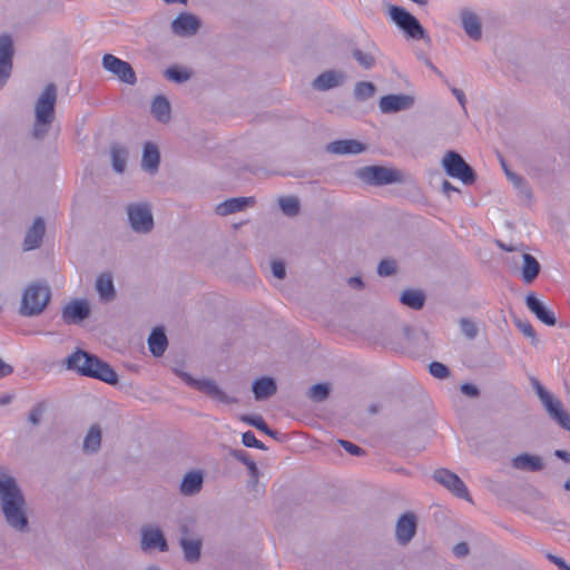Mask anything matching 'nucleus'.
<instances>
[{"mask_svg": "<svg viewBox=\"0 0 570 570\" xmlns=\"http://www.w3.org/2000/svg\"><path fill=\"white\" fill-rule=\"evenodd\" d=\"M51 406L48 402L42 401L37 403L30 411L28 421L32 425H39L43 422H46V419L48 417L50 413Z\"/></svg>", "mask_w": 570, "mask_h": 570, "instance_id": "34", "label": "nucleus"}, {"mask_svg": "<svg viewBox=\"0 0 570 570\" xmlns=\"http://www.w3.org/2000/svg\"><path fill=\"white\" fill-rule=\"evenodd\" d=\"M460 327H461V331L463 332V334L468 338H474L478 334V328H476L475 324L468 318L460 320Z\"/></svg>", "mask_w": 570, "mask_h": 570, "instance_id": "45", "label": "nucleus"}, {"mask_svg": "<svg viewBox=\"0 0 570 570\" xmlns=\"http://www.w3.org/2000/svg\"><path fill=\"white\" fill-rule=\"evenodd\" d=\"M424 295L417 289H406L401 294L400 301L402 304L413 308L420 309L424 305Z\"/></svg>", "mask_w": 570, "mask_h": 570, "instance_id": "35", "label": "nucleus"}, {"mask_svg": "<svg viewBox=\"0 0 570 570\" xmlns=\"http://www.w3.org/2000/svg\"><path fill=\"white\" fill-rule=\"evenodd\" d=\"M522 279L528 284L532 283L540 272V265L530 254H522Z\"/></svg>", "mask_w": 570, "mask_h": 570, "instance_id": "28", "label": "nucleus"}, {"mask_svg": "<svg viewBox=\"0 0 570 570\" xmlns=\"http://www.w3.org/2000/svg\"><path fill=\"white\" fill-rule=\"evenodd\" d=\"M167 337L161 328H154L148 337V346L154 356H161L167 347Z\"/></svg>", "mask_w": 570, "mask_h": 570, "instance_id": "27", "label": "nucleus"}, {"mask_svg": "<svg viewBox=\"0 0 570 570\" xmlns=\"http://www.w3.org/2000/svg\"><path fill=\"white\" fill-rule=\"evenodd\" d=\"M130 227L139 234H147L154 228V217L148 203L137 202L127 206Z\"/></svg>", "mask_w": 570, "mask_h": 570, "instance_id": "6", "label": "nucleus"}, {"mask_svg": "<svg viewBox=\"0 0 570 570\" xmlns=\"http://www.w3.org/2000/svg\"><path fill=\"white\" fill-rule=\"evenodd\" d=\"M272 273L278 279L284 278L285 277V266H284L283 262H281V261L272 262Z\"/></svg>", "mask_w": 570, "mask_h": 570, "instance_id": "50", "label": "nucleus"}, {"mask_svg": "<svg viewBox=\"0 0 570 570\" xmlns=\"http://www.w3.org/2000/svg\"><path fill=\"white\" fill-rule=\"evenodd\" d=\"M102 67L127 85H135L137 80L131 66L114 55L107 53L102 57Z\"/></svg>", "mask_w": 570, "mask_h": 570, "instance_id": "10", "label": "nucleus"}, {"mask_svg": "<svg viewBox=\"0 0 570 570\" xmlns=\"http://www.w3.org/2000/svg\"><path fill=\"white\" fill-rule=\"evenodd\" d=\"M141 547L144 550L159 549L167 550L166 540L158 528H145L142 530Z\"/></svg>", "mask_w": 570, "mask_h": 570, "instance_id": "22", "label": "nucleus"}, {"mask_svg": "<svg viewBox=\"0 0 570 570\" xmlns=\"http://www.w3.org/2000/svg\"><path fill=\"white\" fill-rule=\"evenodd\" d=\"M345 72L341 70H326L313 80V88L318 91H326L344 83Z\"/></svg>", "mask_w": 570, "mask_h": 570, "instance_id": "17", "label": "nucleus"}, {"mask_svg": "<svg viewBox=\"0 0 570 570\" xmlns=\"http://www.w3.org/2000/svg\"><path fill=\"white\" fill-rule=\"evenodd\" d=\"M433 476L436 482L445 487L458 498L472 501L468 488L455 473L446 469H439L434 472Z\"/></svg>", "mask_w": 570, "mask_h": 570, "instance_id": "11", "label": "nucleus"}, {"mask_svg": "<svg viewBox=\"0 0 570 570\" xmlns=\"http://www.w3.org/2000/svg\"><path fill=\"white\" fill-rule=\"evenodd\" d=\"M505 174H507V177L508 179L513 184V186L525 197H530L531 196V191H530V188L527 184V181L518 176L517 174L514 173H511L509 170H505Z\"/></svg>", "mask_w": 570, "mask_h": 570, "instance_id": "43", "label": "nucleus"}, {"mask_svg": "<svg viewBox=\"0 0 570 570\" xmlns=\"http://www.w3.org/2000/svg\"><path fill=\"white\" fill-rule=\"evenodd\" d=\"M254 198L253 197H237V198H229L225 202L219 203L215 212L219 216H227L229 214L236 213L245 208L246 206L253 205Z\"/></svg>", "mask_w": 570, "mask_h": 570, "instance_id": "23", "label": "nucleus"}, {"mask_svg": "<svg viewBox=\"0 0 570 570\" xmlns=\"http://www.w3.org/2000/svg\"><path fill=\"white\" fill-rule=\"evenodd\" d=\"M429 368H430L431 375L436 379L442 380V379L448 377V375H449V368L440 362H432L430 364Z\"/></svg>", "mask_w": 570, "mask_h": 570, "instance_id": "46", "label": "nucleus"}, {"mask_svg": "<svg viewBox=\"0 0 570 570\" xmlns=\"http://www.w3.org/2000/svg\"><path fill=\"white\" fill-rule=\"evenodd\" d=\"M166 3H186L187 0H164Z\"/></svg>", "mask_w": 570, "mask_h": 570, "instance_id": "62", "label": "nucleus"}, {"mask_svg": "<svg viewBox=\"0 0 570 570\" xmlns=\"http://www.w3.org/2000/svg\"><path fill=\"white\" fill-rule=\"evenodd\" d=\"M461 392L470 397H476L479 395V389L471 384V383H464L461 385Z\"/></svg>", "mask_w": 570, "mask_h": 570, "instance_id": "52", "label": "nucleus"}, {"mask_svg": "<svg viewBox=\"0 0 570 570\" xmlns=\"http://www.w3.org/2000/svg\"><path fill=\"white\" fill-rule=\"evenodd\" d=\"M57 100L56 86H46L35 105L33 136L43 138L50 130L55 119V106Z\"/></svg>", "mask_w": 570, "mask_h": 570, "instance_id": "3", "label": "nucleus"}, {"mask_svg": "<svg viewBox=\"0 0 570 570\" xmlns=\"http://www.w3.org/2000/svg\"><path fill=\"white\" fill-rule=\"evenodd\" d=\"M525 305L543 324L548 326L556 325L557 318L554 313L538 299L533 293L527 295Z\"/></svg>", "mask_w": 570, "mask_h": 570, "instance_id": "16", "label": "nucleus"}, {"mask_svg": "<svg viewBox=\"0 0 570 570\" xmlns=\"http://www.w3.org/2000/svg\"><path fill=\"white\" fill-rule=\"evenodd\" d=\"M514 324L518 327V330L525 336L531 338L532 341H535V332L530 324V322L521 318H515Z\"/></svg>", "mask_w": 570, "mask_h": 570, "instance_id": "44", "label": "nucleus"}, {"mask_svg": "<svg viewBox=\"0 0 570 570\" xmlns=\"http://www.w3.org/2000/svg\"><path fill=\"white\" fill-rule=\"evenodd\" d=\"M395 272V262L391 259H384L379 264L377 273L381 276H390Z\"/></svg>", "mask_w": 570, "mask_h": 570, "instance_id": "48", "label": "nucleus"}, {"mask_svg": "<svg viewBox=\"0 0 570 570\" xmlns=\"http://www.w3.org/2000/svg\"><path fill=\"white\" fill-rule=\"evenodd\" d=\"M0 499L8 523L16 529L23 530L28 524L23 510L24 500L16 481L6 474L0 475Z\"/></svg>", "mask_w": 570, "mask_h": 570, "instance_id": "1", "label": "nucleus"}, {"mask_svg": "<svg viewBox=\"0 0 570 570\" xmlns=\"http://www.w3.org/2000/svg\"><path fill=\"white\" fill-rule=\"evenodd\" d=\"M186 382L188 384L195 386L199 391H203L217 400L225 401L224 393L220 391V389L217 386V384L212 380H194V379L189 377L188 375H186Z\"/></svg>", "mask_w": 570, "mask_h": 570, "instance_id": "26", "label": "nucleus"}, {"mask_svg": "<svg viewBox=\"0 0 570 570\" xmlns=\"http://www.w3.org/2000/svg\"><path fill=\"white\" fill-rule=\"evenodd\" d=\"M278 204L282 212L287 216H295L299 212V202L293 196L279 198Z\"/></svg>", "mask_w": 570, "mask_h": 570, "instance_id": "39", "label": "nucleus"}, {"mask_svg": "<svg viewBox=\"0 0 570 570\" xmlns=\"http://www.w3.org/2000/svg\"><path fill=\"white\" fill-rule=\"evenodd\" d=\"M513 466L520 470L539 471L543 463L539 456L521 454L513 459Z\"/></svg>", "mask_w": 570, "mask_h": 570, "instance_id": "31", "label": "nucleus"}, {"mask_svg": "<svg viewBox=\"0 0 570 570\" xmlns=\"http://www.w3.org/2000/svg\"><path fill=\"white\" fill-rule=\"evenodd\" d=\"M13 41L3 33L0 36V88L7 82L12 70Z\"/></svg>", "mask_w": 570, "mask_h": 570, "instance_id": "12", "label": "nucleus"}, {"mask_svg": "<svg viewBox=\"0 0 570 570\" xmlns=\"http://www.w3.org/2000/svg\"><path fill=\"white\" fill-rule=\"evenodd\" d=\"M45 230L46 226L43 219L41 217L36 218L26 234L23 240L24 250H32L39 247L45 235Z\"/></svg>", "mask_w": 570, "mask_h": 570, "instance_id": "20", "label": "nucleus"}, {"mask_svg": "<svg viewBox=\"0 0 570 570\" xmlns=\"http://www.w3.org/2000/svg\"><path fill=\"white\" fill-rule=\"evenodd\" d=\"M50 298V291L47 286L31 284L26 287L22 295L20 312L22 315L31 316L42 312Z\"/></svg>", "mask_w": 570, "mask_h": 570, "instance_id": "4", "label": "nucleus"}, {"mask_svg": "<svg viewBox=\"0 0 570 570\" xmlns=\"http://www.w3.org/2000/svg\"><path fill=\"white\" fill-rule=\"evenodd\" d=\"M200 27L199 19L188 12H183L171 22V31L178 37H191Z\"/></svg>", "mask_w": 570, "mask_h": 570, "instance_id": "14", "label": "nucleus"}, {"mask_svg": "<svg viewBox=\"0 0 570 570\" xmlns=\"http://www.w3.org/2000/svg\"><path fill=\"white\" fill-rule=\"evenodd\" d=\"M461 23L465 33L473 40H479L482 36L481 22L476 13L464 9L460 13Z\"/></svg>", "mask_w": 570, "mask_h": 570, "instance_id": "21", "label": "nucleus"}, {"mask_svg": "<svg viewBox=\"0 0 570 570\" xmlns=\"http://www.w3.org/2000/svg\"><path fill=\"white\" fill-rule=\"evenodd\" d=\"M13 396L11 394L0 395V405H7L12 401Z\"/></svg>", "mask_w": 570, "mask_h": 570, "instance_id": "59", "label": "nucleus"}, {"mask_svg": "<svg viewBox=\"0 0 570 570\" xmlns=\"http://www.w3.org/2000/svg\"><path fill=\"white\" fill-rule=\"evenodd\" d=\"M564 488L566 490L570 491V479L566 481Z\"/></svg>", "mask_w": 570, "mask_h": 570, "instance_id": "64", "label": "nucleus"}, {"mask_svg": "<svg viewBox=\"0 0 570 570\" xmlns=\"http://www.w3.org/2000/svg\"><path fill=\"white\" fill-rule=\"evenodd\" d=\"M90 312L86 299H73L62 309V320L67 324H77L88 317Z\"/></svg>", "mask_w": 570, "mask_h": 570, "instance_id": "15", "label": "nucleus"}, {"mask_svg": "<svg viewBox=\"0 0 570 570\" xmlns=\"http://www.w3.org/2000/svg\"><path fill=\"white\" fill-rule=\"evenodd\" d=\"M357 178L371 185H387L402 180V174L393 168L383 166H365L356 171Z\"/></svg>", "mask_w": 570, "mask_h": 570, "instance_id": "7", "label": "nucleus"}, {"mask_svg": "<svg viewBox=\"0 0 570 570\" xmlns=\"http://www.w3.org/2000/svg\"><path fill=\"white\" fill-rule=\"evenodd\" d=\"M412 1L420 6H425L428 3V0H412Z\"/></svg>", "mask_w": 570, "mask_h": 570, "instance_id": "63", "label": "nucleus"}, {"mask_svg": "<svg viewBox=\"0 0 570 570\" xmlns=\"http://www.w3.org/2000/svg\"><path fill=\"white\" fill-rule=\"evenodd\" d=\"M416 530V521L413 513L403 514L396 523V538L401 543H407Z\"/></svg>", "mask_w": 570, "mask_h": 570, "instance_id": "19", "label": "nucleus"}, {"mask_svg": "<svg viewBox=\"0 0 570 570\" xmlns=\"http://www.w3.org/2000/svg\"><path fill=\"white\" fill-rule=\"evenodd\" d=\"M326 150L335 155H356L364 151L365 146L355 139H344L332 141Z\"/></svg>", "mask_w": 570, "mask_h": 570, "instance_id": "18", "label": "nucleus"}, {"mask_svg": "<svg viewBox=\"0 0 570 570\" xmlns=\"http://www.w3.org/2000/svg\"><path fill=\"white\" fill-rule=\"evenodd\" d=\"M160 161V154L156 145L146 142L142 151L141 167L149 173H155L158 169Z\"/></svg>", "mask_w": 570, "mask_h": 570, "instance_id": "25", "label": "nucleus"}, {"mask_svg": "<svg viewBox=\"0 0 570 570\" xmlns=\"http://www.w3.org/2000/svg\"><path fill=\"white\" fill-rule=\"evenodd\" d=\"M96 289L102 301H111L115 297L112 277L109 274H101L96 281Z\"/></svg>", "mask_w": 570, "mask_h": 570, "instance_id": "29", "label": "nucleus"}, {"mask_svg": "<svg viewBox=\"0 0 570 570\" xmlns=\"http://www.w3.org/2000/svg\"><path fill=\"white\" fill-rule=\"evenodd\" d=\"M203 484V476L199 472H189L185 475L180 491L184 494H194L198 492Z\"/></svg>", "mask_w": 570, "mask_h": 570, "instance_id": "32", "label": "nucleus"}, {"mask_svg": "<svg viewBox=\"0 0 570 570\" xmlns=\"http://www.w3.org/2000/svg\"><path fill=\"white\" fill-rule=\"evenodd\" d=\"M165 77L174 82L183 83L190 78V71L187 68L174 66L169 67L164 72Z\"/></svg>", "mask_w": 570, "mask_h": 570, "instance_id": "38", "label": "nucleus"}, {"mask_svg": "<svg viewBox=\"0 0 570 570\" xmlns=\"http://www.w3.org/2000/svg\"><path fill=\"white\" fill-rule=\"evenodd\" d=\"M261 431L266 433L267 435H269L272 439H274L276 441L284 442L287 440V435L282 433V430H261Z\"/></svg>", "mask_w": 570, "mask_h": 570, "instance_id": "54", "label": "nucleus"}, {"mask_svg": "<svg viewBox=\"0 0 570 570\" xmlns=\"http://www.w3.org/2000/svg\"><path fill=\"white\" fill-rule=\"evenodd\" d=\"M442 188H443V191L444 193H449V191H456L458 189L455 187H453L451 185V183H449L448 180H444L443 184H442Z\"/></svg>", "mask_w": 570, "mask_h": 570, "instance_id": "60", "label": "nucleus"}, {"mask_svg": "<svg viewBox=\"0 0 570 570\" xmlns=\"http://www.w3.org/2000/svg\"><path fill=\"white\" fill-rule=\"evenodd\" d=\"M442 166L450 177L456 178L465 185L472 184L475 179L472 168L455 151H448L444 155Z\"/></svg>", "mask_w": 570, "mask_h": 570, "instance_id": "9", "label": "nucleus"}, {"mask_svg": "<svg viewBox=\"0 0 570 570\" xmlns=\"http://www.w3.org/2000/svg\"><path fill=\"white\" fill-rule=\"evenodd\" d=\"M452 94L455 96V98L458 99V101L462 106V108L465 109L466 99H465L464 92L461 89L453 88Z\"/></svg>", "mask_w": 570, "mask_h": 570, "instance_id": "57", "label": "nucleus"}, {"mask_svg": "<svg viewBox=\"0 0 570 570\" xmlns=\"http://www.w3.org/2000/svg\"><path fill=\"white\" fill-rule=\"evenodd\" d=\"M468 552H469V548H468V544L464 542H460V543L455 544L453 548V553L459 558L465 557L468 554Z\"/></svg>", "mask_w": 570, "mask_h": 570, "instance_id": "55", "label": "nucleus"}, {"mask_svg": "<svg viewBox=\"0 0 570 570\" xmlns=\"http://www.w3.org/2000/svg\"><path fill=\"white\" fill-rule=\"evenodd\" d=\"M533 387L549 415L561 425V428H570V417L563 410L561 401L547 391L538 381L533 382Z\"/></svg>", "mask_w": 570, "mask_h": 570, "instance_id": "5", "label": "nucleus"}, {"mask_svg": "<svg viewBox=\"0 0 570 570\" xmlns=\"http://www.w3.org/2000/svg\"><path fill=\"white\" fill-rule=\"evenodd\" d=\"M348 284L352 286L361 287L362 286V279L360 277H351L348 279Z\"/></svg>", "mask_w": 570, "mask_h": 570, "instance_id": "61", "label": "nucleus"}, {"mask_svg": "<svg viewBox=\"0 0 570 570\" xmlns=\"http://www.w3.org/2000/svg\"><path fill=\"white\" fill-rule=\"evenodd\" d=\"M181 548L184 550V554L187 561H196L200 556V540L198 539H188L187 537H183L180 540Z\"/></svg>", "mask_w": 570, "mask_h": 570, "instance_id": "36", "label": "nucleus"}, {"mask_svg": "<svg viewBox=\"0 0 570 570\" xmlns=\"http://www.w3.org/2000/svg\"><path fill=\"white\" fill-rule=\"evenodd\" d=\"M558 458L564 460L566 462H570V454L562 450H557L554 453Z\"/></svg>", "mask_w": 570, "mask_h": 570, "instance_id": "58", "label": "nucleus"}, {"mask_svg": "<svg viewBox=\"0 0 570 570\" xmlns=\"http://www.w3.org/2000/svg\"><path fill=\"white\" fill-rule=\"evenodd\" d=\"M377 48L372 45L371 49L368 51H363L361 49H354L353 50V57L358 62L361 67L364 69H371L375 65V57L377 52Z\"/></svg>", "mask_w": 570, "mask_h": 570, "instance_id": "37", "label": "nucleus"}, {"mask_svg": "<svg viewBox=\"0 0 570 570\" xmlns=\"http://www.w3.org/2000/svg\"><path fill=\"white\" fill-rule=\"evenodd\" d=\"M151 114L157 120L167 122L170 119L169 101L163 96L156 97L151 102Z\"/></svg>", "mask_w": 570, "mask_h": 570, "instance_id": "30", "label": "nucleus"}, {"mask_svg": "<svg viewBox=\"0 0 570 570\" xmlns=\"http://www.w3.org/2000/svg\"><path fill=\"white\" fill-rule=\"evenodd\" d=\"M100 443H101L100 430H89V432L83 441V449L86 451L94 452L100 446Z\"/></svg>", "mask_w": 570, "mask_h": 570, "instance_id": "42", "label": "nucleus"}, {"mask_svg": "<svg viewBox=\"0 0 570 570\" xmlns=\"http://www.w3.org/2000/svg\"><path fill=\"white\" fill-rule=\"evenodd\" d=\"M243 443L248 448L264 449L263 442L257 440L254 433L249 430L243 434Z\"/></svg>", "mask_w": 570, "mask_h": 570, "instance_id": "47", "label": "nucleus"}, {"mask_svg": "<svg viewBox=\"0 0 570 570\" xmlns=\"http://www.w3.org/2000/svg\"><path fill=\"white\" fill-rule=\"evenodd\" d=\"M112 168L116 173H124L128 159V150L120 145H115L110 149Z\"/></svg>", "mask_w": 570, "mask_h": 570, "instance_id": "33", "label": "nucleus"}, {"mask_svg": "<svg viewBox=\"0 0 570 570\" xmlns=\"http://www.w3.org/2000/svg\"><path fill=\"white\" fill-rule=\"evenodd\" d=\"M548 560L554 563L560 570H570V566L566 561L554 554L547 553Z\"/></svg>", "mask_w": 570, "mask_h": 570, "instance_id": "53", "label": "nucleus"}, {"mask_svg": "<svg viewBox=\"0 0 570 570\" xmlns=\"http://www.w3.org/2000/svg\"><path fill=\"white\" fill-rule=\"evenodd\" d=\"M414 105V98L410 95H386L380 99L379 107L383 114H392L407 110Z\"/></svg>", "mask_w": 570, "mask_h": 570, "instance_id": "13", "label": "nucleus"}, {"mask_svg": "<svg viewBox=\"0 0 570 570\" xmlns=\"http://www.w3.org/2000/svg\"><path fill=\"white\" fill-rule=\"evenodd\" d=\"M389 14L392 21L402 29L407 37L412 39H424L426 37L425 30L419 20L405 9L392 6L389 9Z\"/></svg>", "mask_w": 570, "mask_h": 570, "instance_id": "8", "label": "nucleus"}, {"mask_svg": "<svg viewBox=\"0 0 570 570\" xmlns=\"http://www.w3.org/2000/svg\"><path fill=\"white\" fill-rule=\"evenodd\" d=\"M12 372L13 367L0 357V379L9 376Z\"/></svg>", "mask_w": 570, "mask_h": 570, "instance_id": "56", "label": "nucleus"}, {"mask_svg": "<svg viewBox=\"0 0 570 570\" xmlns=\"http://www.w3.org/2000/svg\"><path fill=\"white\" fill-rule=\"evenodd\" d=\"M375 92V87L372 82L360 81L355 85L354 95L358 100L371 98Z\"/></svg>", "mask_w": 570, "mask_h": 570, "instance_id": "40", "label": "nucleus"}, {"mask_svg": "<svg viewBox=\"0 0 570 570\" xmlns=\"http://www.w3.org/2000/svg\"><path fill=\"white\" fill-rule=\"evenodd\" d=\"M242 422L253 425L254 428H267L264 420L261 416H243Z\"/></svg>", "mask_w": 570, "mask_h": 570, "instance_id": "51", "label": "nucleus"}, {"mask_svg": "<svg viewBox=\"0 0 570 570\" xmlns=\"http://www.w3.org/2000/svg\"><path fill=\"white\" fill-rule=\"evenodd\" d=\"M252 390L255 396V400L262 401L266 400L273 394H275L277 386L274 379L264 376L257 379L253 382Z\"/></svg>", "mask_w": 570, "mask_h": 570, "instance_id": "24", "label": "nucleus"}, {"mask_svg": "<svg viewBox=\"0 0 570 570\" xmlns=\"http://www.w3.org/2000/svg\"><path fill=\"white\" fill-rule=\"evenodd\" d=\"M330 393V386L327 384H315L308 390V397L314 402L324 401Z\"/></svg>", "mask_w": 570, "mask_h": 570, "instance_id": "41", "label": "nucleus"}, {"mask_svg": "<svg viewBox=\"0 0 570 570\" xmlns=\"http://www.w3.org/2000/svg\"><path fill=\"white\" fill-rule=\"evenodd\" d=\"M65 365L67 370L75 371L80 375L98 379L108 384H115L118 381L116 372L97 356L82 350H77L70 354Z\"/></svg>", "mask_w": 570, "mask_h": 570, "instance_id": "2", "label": "nucleus"}, {"mask_svg": "<svg viewBox=\"0 0 570 570\" xmlns=\"http://www.w3.org/2000/svg\"><path fill=\"white\" fill-rule=\"evenodd\" d=\"M338 442L352 455L358 456V455L364 454V450L362 448L355 445L352 442L343 441V440H340Z\"/></svg>", "mask_w": 570, "mask_h": 570, "instance_id": "49", "label": "nucleus"}]
</instances>
